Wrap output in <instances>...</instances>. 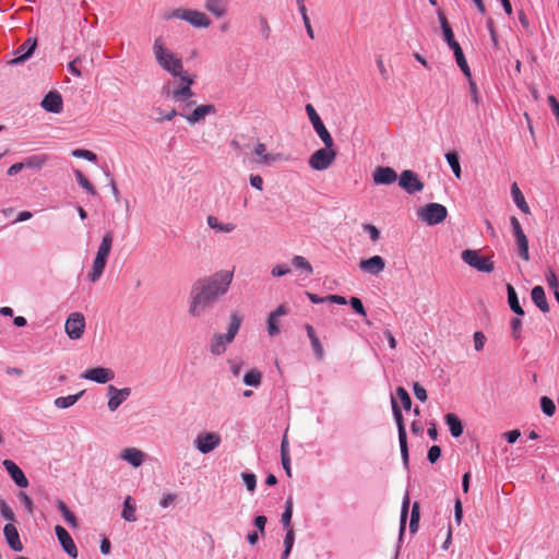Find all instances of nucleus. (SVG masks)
<instances>
[{
  "mask_svg": "<svg viewBox=\"0 0 559 559\" xmlns=\"http://www.w3.org/2000/svg\"><path fill=\"white\" fill-rule=\"evenodd\" d=\"M462 260L479 272L490 273L495 269L493 262L490 260V258L481 257L475 250H464L462 252Z\"/></svg>",
  "mask_w": 559,
  "mask_h": 559,
  "instance_id": "obj_10",
  "label": "nucleus"
},
{
  "mask_svg": "<svg viewBox=\"0 0 559 559\" xmlns=\"http://www.w3.org/2000/svg\"><path fill=\"white\" fill-rule=\"evenodd\" d=\"M507 292H508V302H509L511 310L514 313H516L518 316H524V310L522 309V307L519 302L516 292L511 284L507 285Z\"/></svg>",
  "mask_w": 559,
  "mask_h": 559,
  "instance_id": "obj_32",
  "label": "nucleus"
},
{
  "mask_svg": "<svg viewBox=\"0 0 559 559\" xmlns=\"http://www.w3.org/2000/svg\"><path fill=\"white\" fill-rule=\"evenodd\" d=\"M512 336L518 340L521 336L522 321L519 318L511 320Z\"/></svg>",
  "mask_w": 559,
  "mask_h": 559,
  "instance_id": "obj_61",
  "label": "nucleus"
},
{
  "mask_svg": "<svg viewBox=\"0 0 559 559\" xmlns=\"http://www.w3.org/2000/svg\"><path fill=\"white\" fill-rule=\"evenodd\" d=\"M81 378L103 384L114 380L115 372L109 368L96 367L85 370Z\"/></svg>",
  "mask_w": 559,
  "mask_h": 559,
  "instance_id": "obj_16",
  "label": "nucleus"
},
{
  "mask_svg": "<svg viewBox=\"0 0 559 559\" xmlns=\"http://www.w3.org/2000/svg\"><path fill=\"white\" fill-rule=\"evenodd\" d=\"M221 443L219 435L205 432L199 435L194 440L195 448L203 454L210 453Z\"/></svg>",
  "mask_w": 559,
  "mask_h": 559,
  "instance_id": "obj_15",
  "label": "nucleus"
},
{
  "mask_svg": "<svg viewBox=\"0 0 559 559\" xmlns=\"http://www.w3.org/2000/svg\"><path fill=\"white\" fill-rule=\"evenodd\" d=\"M399 186L409 194L419 192L424 189V183L420 181L418 175L409 169L401 173Z\"/></svg>",
  "mask_w": 559,
  "mask_h": 559,
  "instance_id": "obj_14",
  "label": "nucleus"
},
{
  "mask_svg": "<svg viewBox=\"0 0 559 559\" xmlns=\"http://www.w3.org/2000/svg\"><path fill=\"white\" fill-rule=\"evenodd\" d=\"M180 83L168 91V96L176 103H185L194 96L191 86L194 84V75H191L188 71H183V74H178Z\"/></svg>",
  "mask_w": 559,
  "mask_h": 559,
  "instance_id": "obj_6",
  "label": "nucleus"
},
{
  "mask_svg": "<svg viewBox=\"0 0 559 559\" xmlns=\"http://www.w3.org/2000/svg\"><path fill=\"white\" fill-rule=\"evenodd\" d=\"M336 158V151L333 146H325L317 150L309 157V166L311 169L317 171L326 170L332 166Z\"/></svg>",
  "mask_w": 559,
  "mask_h": 559,
  "instance_id": "obj_7",
  "label": "nucleus"
},
{
  "mask_svg": "<svg viewBox=\"0 0 559 559\" xmlns=\"http://www.w3.org/2000/svg\"><path fill=\"white\" fill-rule=\"evenodd\" d=\"M57 507L61 514L63 515L66 522L72 527H78V520L75 515L69 510V508L62 500L57 501Z\"/></svg>",
  "mask_w": 559,
  "mask_h": 559,
  "instance_id": "obj_37",
  "label": "nucleus"
},
{
  "mask_svg": "<svg viewBox=\"0 0 559 559\" xmlns=\"http://www.w3.org/2000/svg\"><path fill=\"white\" fill-rule=\"evenodd\" d=\"M408 508H409V496H408V493H406L404 496L403 503H402V510H401V525H400V534L401 535L405 531Z\"/></svg>",
  "mask_w": 559,
  "mask_h": 559,
  "instance_id": "obj_44",
  "label": "nucleus"
},
{
  "mask_svg": "<svg viewBox=\"0 0 559 559\" xmlns=\"http://www.w3.org/2000/svg\"><path fill=\"white\" fill-rule=\"evenodd\" d=\"M55 532L62 549L72 558H76L78 548L68 531L61 525H56Z\"/></svg>",
  "mask_w": 559,
  "mask_h": 559,
  "instance_id": "obj_19",
  "label": "nucleus"
},
{
  "mask_svg": "<svg viewBox=\"0 0 559 559\" xmlns=\"http://www.w3.org/2000/svg\"><path fill=\"white\" fill-rule=\"evenodd\" d=\"M47 162L46 155H33L25 158L24 164L27 168L40 169Z\"/></svg>",
  "mask_w": 559,
  "mask_h": 559,
  "instance_id": "obj_40",
  "label": "nucleus"
},
{
  "mask_svg": "<svg viewBox=\"0 0 559 559\" xmlns=\"http://www.w3.org/2000/svg\"><path fill=\"white\" fill-rule=\"evenodd\" d=\"M72 156L78 157V158H84L90 162L97 160V155L94 152L88 151V150H83V148H76V150L72 151Z\"/></svg>",
  "mask_w": 559,
  "mask_h": 559,
  "instance_id": "obj_47",
  "label": "nucleus"
},
{
  "mask_svg": "<svg viewBox=\"0 0 559 559\" xmlns=\"http://www.w3.org/2000/svg\"><path fill=\"white\" fill-rule=\"evenodd\" d=\"M438 17H439V21H440V24H441V28H442V33H443V36H444V40L447 43L453 41L454 40V35H453L452 28L449 25L448 20L445 17V15L443 14V12L439 11L438 12Z\"/></svg>",
  "mask_w": 559,
  "mask_h": 559,
  "instance_id": "obj_38",
  "label": "nucleus"
},
{
  "mask_svg": "<svg viewBox=\"0 0 559 559\" xmlns=\"http://www.w3.org/2000/svg\"><path fill=\"white\" fill-rule=\"evenodd\" d=\"M262 374L257 369H251L243 377V382L250 386H259L261 384Z\"/></svg>",
  "mask_w": 559,
  "mask_h": 559,
  "instance_id": "obj_41",
  "label": "nucleus"
},
{
  "mask_svg": "<svg viewBox=\"0 0 559 559\" xmlns=\"http://www.w3.org/2000/svg\"><path fill=\"white\" fill-rule=\"evenodd\" d=\"M250 185L258 189L259 191L263 190V179L259 175H251L250 176Z\"/></svg>",
  "mask_w": 559,
  "mask_h": 559,
  "instance_id": "obj_63",
  "label": "nucleus"
},
{
  "mask_svg": "<svg viewBox=\"0 0 559 559\" xmlns=\"http://www.w3.org/2000/svg\"><path fill=\"white\" fill-rule=\"evenodd\" d=\"M292 264L295 270L299 271L306 276H310L313 273L311 263L302 255H294L292 259Z\"/></svg>",
  "mask_w": 559,
  "mask_h": 559,
  "instance_id": "obj_30",
  "label": "nucleus"
},
{
  "mask_svg": "<svg viewBox=\"0 0 559 559\" xmlns=\"http://www.w3.org/2000/svg\"><path fill=\"white\" fill-rule=\"evenodd\" d=\"M349 304L352 306V308L358 313V314H361V316H366V310H365V307L361 302V300L357 297H352L349 299Z\"/></svg>",
  "mask_w": 559,
  "mask_h": 559,
  "instance_id": "obj_56",
  "label": "nucleus"
},
{
  "mask_svg": "<svg viewBox=\"0 0 559 559\" xmlns=\"http://www.w3.org/2000/svg\"><path fill=\"white\" fill-rule=\"evenodd\" d=\"M131 394L130 388L117 389L114 385H108L107 395L108 400V408L111 412H115Z\"/></svg>",
  "mask_w": 559,
  "mask_h": 559,
  "instance_id": "obj_17",
  "label": "nucleus"
},
{
  "mask_svg": "<svg viewBox=\"0 0 559 559\" xmlns=\"http://www.w3.org/2000/svg\"><path fill=\"white\" fill-rule=\"evenodd\" d=\"M392 411H393L394 419H395V423L397 426L402 460H403L404 465L407 466L409 456H408V447H407L405 424H404L401 408L394 399H392Z\"/></svg>",
  "mask_w": 559,
  "mask_h": 559,
  "instance_id": "obj_9",
  "label": "nucleus"
},
{
  "mask_svg": "<svg viewBox=\"0 0 559 559\" xmlns=\"http://www.w3.org/2000/svg\"><path fill=\"white\" fill-rule=\"evenodd\" d=\"M540 407L545 415L552 416L556 412V405L554 401L548 396L540 399Z\"/></svg>",
  "mask_w": 559,
  "mask_h": 559,
  "instance_id": "obj_46",
  "label": "nucleus"
},
{
  "mask_svg": "<svg viewBox=\"0 0 559 559\" xmlns=\"http://www.w3.org/2000/svg\"><path fill=\"white\" fill-rule=\"evenodd\" d=\"M36 39L28 38L16 50V58L12 60L13 63H20L27 60L36 48Z\"/></svg>",
  "mask_w": 559,
  "mask_h": 559,
  "instance_id": "obj_26",
  "label": "nucleus"
},
{
  "mask_svg": "<svg viewBox=\"0 0 559 559\" xmlns=\"http://www.w3.org/2000/svg\"><path fill=\"white\" fill-rule=\"evenodd\" d=\"M441 455V449L439 445H432L429 450H428V455H427V459L430 463H436L439 457Z\"/></svg>",
  "mask_w": 559,
  "mask_h": 559,
  "instance_id": "obj_58",
  "label": "nucleus"
},
{
  "mask_svg": "<svg viewBox=\"0 0 559 559\" xmlns=\"http://www.w3.org/2000/svg\"><path fill=\"white\" fill-rule=\"evenodd\" d=\"M120 457L133 467H139L144 462L145 454L136 448H126L120 453Z\"/></svg>",
  "mask_w": 559,
  "mask_h": 559,
  "instance_id": "obj_25",
  "label": "nucleus"
},
{
  "mask_svg": "<svg viewBox=\"0 0 559 559\" xmlns=\"http://www.w3.org/2000/svg\"><path fill=\"white\" fill-rule=\"evenodd\" d=\"M419 518H420L419 503L415 502L412 507L411 522H409V530L412 533L417 532Z\"/></svg>",
  "mask_w": 559,
  "mask_h": 559,
  "instance_id": "obj_43",
  "label": "nucleus"
},
{
  "mask_svg": "<svg viewBox=\"0 0 559 559\" xmlns=\"http://www.w3.org/2000/svg\"><path fill=\"white\" fill-rule=\"evenodd\" d=\"M0 513L4 520L13 522L15 520V515L10 506L2 499H0Z\"/></svg>",
  "mask_w": 559,
  "mask_h": 559,
  "instance_id": "obj_49",
  "label": "nucleus"
},
{
  "mask_svg": "<svg viewBox=\"0 0 559 559\" xmlns=\"http://www.w3.org/2000/svg\"><path fill=\"white\" fill-rule=\"evenodd\" d=\"M277 318L270 313L267 319V332L271 336L277 335L280 333V328L277 323Z\"/></svg>",
  "mask_w": 559,
  "mask_h": 559,
  "instance_id": "obj_51",
  "label": "nucleus"
},
{
  "mask_svg": "<svg viewBox=\"0 0 559 559\" xmlns=\"http://www.w3.org/2000/svg\"><path fill=\"white\" fill-rule=\"evenodd\" d=\"M455 60H456V63L457 66L460 67V69L462 70V72L464 73V75L468 79H471L472 74H471V70H469V67L467 64V61L464 57V53L463 51L457 53L455 56Z\"/></svg>",
  "mask_w": 559,
  "mask_h": 559,
  "instance_id": "obj_50",
  "label": "nucleus"
},
{
  "mask_svg": "<svg viewBox=\"0 0 559 559\" xmlns=\"http://www.w3.org/2000/svg\"><path fill=\"white\" fill-rule=\"evenodd\" d=\"M473 337H474L475 349L477 352H480L484 348L485 343H486L485 334L483 332L477 331V332L474 333Z\"/></svg>",
  "mask_w": 559,
  "mask_h": 559,
  "instance_id": "obj_53",
  "label": "nucleus"
},
{
  "mask_svg": "<svg viewBox=\"0 0 559 559\" xmlns=\"http://www.w3.org/2000/svg\"><path fill=\"white\" fill-rule=\"evenodd\" d=\"M66 333L71 340H79L85 331V318L81 312L71 313L64 324Z\"/></svg>",
  "mask_w": 559,
  "mask_h": 559,
  "instance_id": "obj_13",
  "label": "nucleus"
},
{
  "mask_svg": "<svg viewBox=\"0 0 559 559\" xmlns=\"http://www.w3.org/2000/svg\"><path fill=\"white\" fill-rule=\"evenodd\" d=\"M253 154L255 155V158L253 162L258 165H271L273 163L280 162L283 158V155L281 153H267L266 152V145L264 143L259 142L254 148Z\"/></svg>",
  "mask_w": 559,
  "mask_h": 559,
  "instance_id": "obj_18",
  "label": "nucleus"
},
{
  "mask_svg": "<svg viewBox=\"0 0 559 559\" xmlns=\"http://www.w3.org/2000/svg\"><path fill=\"white\" fill-rule=\"evenodd\" d=\"M548 103H549V105H550V107L552 109L554 115L557 118V121H559V103H558V100L556 99L555 96L549 95L548 96Z\"/></svg>",
  "mask_w": 559,
  "mask_h": 559,
  "instance_id": "obj_64",
  "label": "nucleus"
},
{
  "mask_svg": "<svg viewBox=\"0 0 559 559\" xmlns=\"http://www.w3.org/2000/svg\"><path fill=\"white\" fill-rule=\"evenodd\" d=\"M546 281H547V284L550 288L554 289V292H558V288H559V283H558V278H557V275L555 274L554 271L549 270L546 274Z\"/></svg>",
  "mask_w": 559,
  "mask_h": 559,
  "instance_id": "obj_55",
  "label": "nucleus"
},
{
  "mask_svg": "<svg viewBox=\"0 0 559 559\" xmlns=\"http://www.w3.org/2000/svg\"><path fill=\"white\" fill-rule=\"evenodd\" d=\"M233 278L234 273L231 271L221 270L211 276L197 281L190 293V316H202L218 298L228 292Z\"/></svg>",
  "mask_w": 559,
  "mask_h": 559,
  "instance_id": "obj_1",
  "label": "nucleus"
},
{
  "mask_svg": "<svg viewBox=\"0 0 559 559\" xmlns=\"http://www.w3.org/2000/svg\"><path fill=\"white\" fill-rule=\"evenodd\" d=\"M40 106L48 112H61L63 109V100L61 94L58 91H50L43 98Z\"/></svg>",
  "mask_w": 559,
  "mask_h": 559,
  "instance_id": "obj_20",
  "label": "nucleus"
},
{
  "mask_svg": "<svg viewBox=\"0 0 559 559\" xmlns=\"http://www.w3.org/2000/svg\"><path fill=\"white\" fill-rule=\"evenodd\" d=\"M511 194L516 206L525 214H530V206L525 201L523 193L521 192L516 182L511 186Z\"/></svg>",
  "mask_w": 559,
  "mask_h": 559,
  "instance_id": "obj_29",
  "label": "nucleus"
},
{
  "mask_svg": "<svg viewBox=\"0 0 559 559\" xmlns=\"http://www.w3.org/2000/svg\"><path fill=\"white\" fill-rule=\"evenodd\" d=\"M75 178L78 183L85 189L90 194L95 195L96 190L94 186L90 182V180L84 176V174L81 170L74 171Z\"/></svg>",
  "mask_w": 559,
  "mask_h": 559,
  "instance_id": "obj_42",
  "label": "nucleus"
},
{
  "mask_svg": "<svg viewBox=\"0 0 559 559\" xmlns=\"http://www.w3.org/2000/svg\"><path fill=\"white\" fill-rule=\"evenodd\" d=\"M359 267L361 271L378 275L385 267V261L380 255H373L367 260H361L359 263Z\"/></svg>",
  "mask_w": 559,
  "mask_h": 559,
  "instance_id": "obj_23",
  "label": "nucleus"
},
{
  "mask_svg": "<svg viewBox=\"0 0 559 559\" xmlns=\"http://www.w3.org/2000/svg\"><path fill=\"white\" fill-rule=\"evenodd\" d=\"M121 516L127 522H135L136 521L135 504L133 503V499L131 498V496H128L124 499Z\"/></svg>",
  "mask_w": 559,
  "mask_h": 559,
  "instance_id": "obj_33",
  "label": "nucleus"
},
{
  "mask_svg": "<svg viewBox=\"0 0 559 559\" xmlns=\"http://www.w3.org/2000/svg\"><path fill=\"white\" fill-rule=\"evenodd\" d=\"M2 465L19 487L26 488L28 486L25 474L13 461L7 459L2 462Z\"/></svg>",
  "mask_w": 559,
  "mask_h": 559,
  "instance_id": "obj_21",
  "label": "nucleus"
},
{
  "mask_svg": "<svg viewBox=\"0 0 559 559\" xmlns=\"http://www.w3.org/2000/svg\"><path fill=\"white\" fill-rule=\"evenodd\" d=\"M153 56L156 63L173 78H177L178 74H183L185 67L182 57L174 52L166 44L162 36L154 39L153 43Z\"/></svg>",
  "mask_w": 559,
  "mask_h": 559,
  "instance_id": "obj_2",
  "label": "nucleus"
},
{
  "mask_svg": "<svg viewBox=\"0 0 559 559\" xmlns=\"http://www.w3.org/2000/svg\"><path fill=\"white\" fill-rule=\"evenodd\" d=\"M3 535L10 548L14 551H22L23 545L20 540L17 528L14 524L8 523L4 525Z\"/></svg>",
  "mask_w": 559,
  "mask_h": 559,
  "instance_id": "obj_24",
  "label": "nucleus"
},
{
  "mask_svg": "<svg viewBox=\"0 0 559 559\" xmlns=\"http://www.w3.org/2000/svg\"><path fill=\"white\" fill-rule=\"evenodd\" d=\"M448 215L447 207L439 203H429L418 210V216L428 225L442 223Z\"/></svg>",
  "mask_w": 559,
  "mask_h": 559,
  "instance_id": "obj_8",
  "label": "nucleus"
},
{
  "mask_svg": "<svg viewBox=\"0 0 559 559\" xmlns=\"http://www.w3.org/2000/svg\"><path fill=\"white\" fill-rule=\"evenodd\" d=\"M112 241H114L112 231H107L104 235L102 242L98 247L96 257L93 262L92 271L88 273V278L91 282H93V283L97 282L100 278V276L103 275V272H104L106 263H107V258L109 257L110 251H111Z\"/></svg>",
  "mask_w": 559,
  "mask_h": 559,
  "instance_id": "obj_5",
  "label": "nucleus"
},
{
  "mask_svg": "<svg viewBox=\"0 0 559 559\" xmlns=\"http://www.w3.org/2000/svg\"><path fill=\"white\" fill-rule=\"evenodd\" d=\"M313 352L319 360H321L324 356V350L320 340L318 337L310 340Z\"/></svg>",
  "mask_w": 559,
  "mask_h": 559,
  "instance_id": "obj_59",
  "label": "nucleus"
},
{
  "mask_svg": "<svg viewBox=\"0 0 559 559\" xmlns=\"http://www.w3.org/2000/svg\"><path fill=\"white\" fill-rule=\"evenodd\" d=\"M306 111L309 120L311 121L313 129L316 130L318 136L321 139L325 146H334V141L329 130L322 122L320 116L316 111L314 107L311 104L306 106Z\"/></svg>",
  "mask_w": 559,
  "mask_h": 559,
  "instance_id": "obj_11",
  "label": "nucleus"
},
{
  "mask_svg": "<svg viewBox=\"0 0 559 559\" xmlns=\"http://www.w3.org/2000/svg\"><path fill=\"white\" fill-rule=\"evenodd\" d=\"M514 238H515V241L518 245L520 257L524 261H528L530 252H528V239H527L526 235L524 233H522L520 235L514 236Z\"/></svg>",
  "mask_w": 559,
  "mask_h": 559,
  "instance_id": "obj_36",
  "label": "nucleus"
},
{
  "mask_svg": "<svg viewBox=\"0 0 559 559\" xmlns=\"http://www.w3.org/2000/svg\"><path fill=\"white\" fill-rule=\"evenodd\" d=\"M242 479L249 491H253L257 486V478L254 474L243 473Z\"/></svg>",
  "mask_w": 559,
  "mask_h": 559,
  "instance_id": "obj_54",
  "label": "nucleus"
},
{
  "mask_svg": "<svg viewBox=\"0 0 559 559\" xmlns=\"http://www.w3.org/2000/svg\"><path fill=\"white\" fill-rule=\"evenodd\" d=\"M289 272H290V269L288 266L282 265V264L275 265L271 271L272 275L275 277L284 276V275L288 274Z\"/></svg>",
  "mask_w": 559,
  "mask_h": 559,
  "instance_id": "obj_62",
  "label": "nucleus"
},
{
  "mask_svg": "<svg viewBox=\"0 0 559 559\" xmlns=\"http://www.w3.org/2000/svg\"><path fill=\"white\" fill-rule=\"evenodd\" d=\"M413 391H414V394H415L416 399H418L420 402H426L427 401V399H428L427 391L418 382H415L413 384Z\"/></svg>",
  "mask_w": 559,
  "mask_h": 559,
  "instance_id": "obj_52",
  "label": "nucleus"
},
{
  "mask_svg": "<svg viewBox=\"0 0 559 559\" xmlns=\"http://www.w3.org/2000/svg\"><path fill=\"white\" fill-rule=\"evenodd\" d=\"M206 222H207V225L212 229H215V230L222 231V233H231L236 228L235 224H231V223L223 224L218 221V218L216 216H213V215L207 216Z\"/></svg>",
  "mask_w": 559,
  "mask_h": 559,
  "instance_id": "obj_34",
  "label": "nucleus"
},
{
  "mask_svg": "<svg viewBox=\"0 0 559 559\" xmlns=\"http://www.w3.org/2000/svg\"><path fill=\"white\" fill-rule=\"evenodd\" d=\"M165 21L178 19L186 21L191 26L197 28H207L211 26V19L202 11L185 8H176L164 13Z\"/></svg>",
  "mask_w": 559,
  "mask_h": 559,
  "instance_id": "obj_4",
  "label": "nucleus"
},
{
  "mask_svg": "<svg viewBox=\"0 0 559 559\" xmlns=\"http://www.w3.org/2000/svg\"><path fill=\"white\" fill-rule=\"evenodd\" d=\"M445 158L454 174V176L460 179L461 178V165L459 160V156L455 152H449L445 154Z\"/></svg>",
  "mask_w": 559,
  "mask_h": 559,
  "instance_id": "obj_39",
  "label": "nucleus"
},
{
  "mask_svg": "<svg viewBox=\"0 0 559 559\" xmlns=\"http://www.w3.org/2000/svg\"><path fill=\"white\" fill-rule=\"evenodd\" d=\"M533 302L544 313L549 311V305L546 298L545 290L542 286H535L531 293Z\"/></svg>",
  "mask_w": 559,
  "mask_h": 559,
  "instance_id": "obj_28",
  "label": "nucleus"
},
{
  "mask_svg": "<svg viewBox=\"0 0 559 559\" xmlns=\"http://www.w3.org/2000/svg\"><path fill=\"white\" fill-rule=\"evenodd\" d=\"M194 104V102H189L183 105L182 111L180 115L190 123L195 124L202 120L205 119L209 115H214L216 112V108L212 104H205L198 106L194 110L191 112H187V109L190 105Z\"/></svg>",
  "mask_w": 559,
  "mask_h": 559,
  "instance_id": "obj_12",
  "label": "nucleus"
},
{
  "mask_svg": "<svg viewBox=\"0 0 559 559\" xmlns=\"http://www.w3.org/2000/svg\"><path fill=\"white\" fill-rule=\"evenodd\" d=\"M468 82H469V91H471L472 100L475 105H478L480 102V95H479L477 85L472 78L468 79Z\"/></svg>",
  "mask_w": 559,
  "mask_h": 559,
  "instance_id": "obj_57",
  "label": "nucleus"
},
{
  "mask_svg": "<svg viewBox=\"0 0 559 559\" xmlns=\"http://www.w3.org/2000/svg\"><path fill=\"white\" fill-rule=\"evenodd\" d=\"M444 419H445L447 425L449 426L451 435L454 438H457L463 433L462 421L455 414H452V413L447 414Z\"/></svg>",
  "mask_w": 559,
  "mask_h": 559,
  "instance_id": "obj_31",
  "label": "nucleus"
},
{
  "mask_svg": "<svg viewBox=\"0 0 559 559\" xmlns=\"http://www.w3.org/2000/svg\"><path fill=\"white\" fill-rule=\"evenodd\" d=\"M362 228H364V230H366L369 234V236H370L372 241H378L379 240L380 231H379V229L374 225L365 224L362 226Z\"/></svg>",
  "mask_w": 559,
  "mask_h": 559,
  "instance_id": "obj_60",
  "label": "nucleus"
},
{
  "mask_svg": "<svg viewBox=\"0 0 559 559\" xmlns=\"http://www.w3.org/2000/svg\"><path fill=\"white\" fill-rule=\"evenodd\" d=\"M396 394L400 397L403 407L408 411L412 407V400L407 391L403 386L396 389Z\"/></svg>",
  "mask_w": 559,
  "mask_h": 559,
  "instance_id": "obj_48",
  "label": "nucleus"
},
{
  "mask_svg": "<svg viewBox=\"0 0 559 559\" xmlns=\"http://www.w3.org/2000/svg\"><path fill=\"white\" fill-rule=\"evenodd\" d=\"M83 394H84V391H81L73 395L60 396L55 400L53 404L58 408H62V409L68 408L70 406L74 405Z\"/></svg>",
  "mask_w": 559,
  "mask_h": 559,
  "instance_id": "obj_35",
  "label": "nucleus"
},
{
  "mask_svg": "<svg viewBox=\"0 0 559 559\" xmlns=\"http://www.w3.org/2000/svg\"><path fill=\"white\" fill-rule=\"evenodd\" d=\"M204 8L217 19L225 16L228 11L226 0H205Z\"/></svg>",
  "mask_w": 559,
  "mask_h": 559,
  "instance_id": "obj_27",
  "label": "nucleus"
},
{
  "mask_svg": "<svg viewBox=\"0 0 559 559\" xmlns=\"http://www.w3.org/2000/svg\"><path fill=\"white\" fill-rule=\"evenodd\" d=\"M292 515H293V501L289 498L286 501L285 511L283 512L282 518H281V521L286 530H289V527H292L290 526Z\"/></svg>",
  "mask_w": 559,
  "mask_h": 559,
  "instance_id": "obj_45",
  "label": "nucleus"
},
{
  "mask_svg": "<svg viewBox=\"0 0 559 559\" xmlns=\"http://www.w3.org/2000/svg\"><path fill=\"white\" fill-rule=\"evenodd\" d=\"M242 322L241 316L237 312L230 314V323L226 334L215 333L210 342V352L215 356L223 355L227 346L235 340Z\"/></svg>",
  "mask_w": 559,
  "mask_h": 559,
  "instance_id": "obj_3",
  "label": "nucleus"
},
{
  "mask_svg": "<svg viewBox=\"0 0 559 559\" xmlns=\"http://www.w3.org/2000/svg\"><path fill=\"white\" fill-rule=\"evenodd\" d=\"M372 178L376 185H391L397 179V174L391 167L379 166L374 169Z\"/></svg>",
  "mask_w": 559,
  "mask_h": 559,
  "instance_id": "obj_22",
  "label": "nucleus"
}]
</instances>
